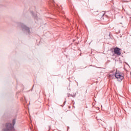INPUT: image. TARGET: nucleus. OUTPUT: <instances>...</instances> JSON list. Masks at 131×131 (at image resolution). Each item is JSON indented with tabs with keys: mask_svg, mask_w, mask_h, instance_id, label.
I'll use <instances>...</instances> for the list:
<instances>
[{
	"mask_svg": "<svg viewBox=\"0 0 131 131\" xmlns=\"http://www.w3.org/2000/svg\"><path fill=\"white\" fill-rule=\"evenodd\" d=\"M115 78H117L118 81H121V80L123 79V73H120L119 72H117L115 73Z\"/></svg>",
	"mask_w": 131,
	"mask_h": 131,
	"instance_id": "obj_1",
	"label": "nucleus"
},
{
	"mask_svg": "<svg viewBox=\"0 0 131 131\" xmlns=\"http://www.w3.org/2000/svg\"><path fill=\"white\" fill-rule=\"evenodd\" d=\"M3 131H14L13 130V125L10 123H7L6 124V128Z\"/></svg>",
	"mask_w": 131,
	"mask_h": 131,
	"instance_id": "obj_2",
	"label": "nucleus"
},
{
	"mask_svg": "<svg viewBox=\"0 0 131 131\" xmlns=\"http://www.w3.org/2000/svg\"><path fill=\"white\" fill-rule=\"evenodd\" d=\"M121 49L116 47L115 48H114V53L115 55H117V56H120V55H121Z\"/></svg>",
	"mask_w": 131,
	"mask_h": 131,
	"instance_id": "obj_3",
	"label": "nucleus"
},
{
	"mask_svg": "<svg viewBox=\"0 0 131 131\" xmlns=\"http://www.w3.org/2000/svg\"><path fill=\"white\" fill-rule=\"evenodd\" d=\"M115 72H112L109 74L110 78H112V79H115Z\"/></svg>",
	"mask_w": 131,
	"mask_h": 131,
	"instance_id": "obj_4",
	"label": "nucleus"
},
{
	"mask_svg": "<svg viewBox=\"0 0 131 131\" xmlns=\"http://www.w3.org/2000/svg\"><path fill=\"white\" fill-rule=\"evenodd\" d=\"M22 28L24 30H26V31H27L29 33V28L26 27V26H23Z\"/></svg>",
	"mask_w": 131,
	"mask_h": 131,
	"instance_id": "obj_5",
	"label": "nucleus"
}]
</instances>
